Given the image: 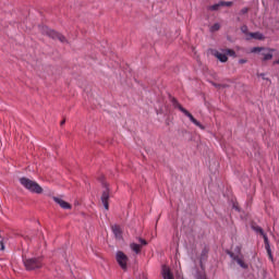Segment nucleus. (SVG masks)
<instances>
[{"label":"nucleus","mask_w":279,"mask_h":279,"mask_svg":"<svg viewBox=\"0 0 279 279\" xmlns=\"http://www.w3.org/2000/svg\"><path fill=\"white\" fill-rule=\"evenodd\" d=\"M20 184H22L26 191H29V193H35L36 195H43V193H45V190L40 184H38V182L27 177L20 178Z\"/></svg>","instance_id":"1"},{"label":"nucleus","mask_w":279,"mask_h":279,"mask_svg":"<svg viewBox=\"0 0 279 279\" xmlns=\"http://www.w3.org/2000/svg\"><path fill=\"white\" fill-rule=\"evenodd\" d=\"M24 266L27 269V271H34L36 269H41L43 268V262L40 258H26L24 259Z\"/></svg>","instance_id":"2"},{"label":"nucleus","mask_w":279,"mask_h":279,"mask_svg":"<svg viewBox=\"0 0 279 279\" xmlns=\"http://www.w3.org/2000/svg\"><path fill=\"white\" fill-rule=\"evenodd\" d=\"M172 104L175 108H178L181 112H183V114H185V117H189L190 121H192V123H194V125H197V128H203L202 123H199V121H197V119H195V117H193V114L191 112H189V110L184 109V107H182V105H180V102H178V99L173 98Z\"/></svg>","instance_id":"3"},{"label":"nucleus","mask_w":279,"mask_h":279,"mask_svg":"<svg viewBox=\"0 0 279 279\" xmlns=\"http://www.w3.org/2000/svg\"><path fill=\"white\" fill-rule=\"evenodd\" d=\"M43 34H45L46 36H49V38H52L53 40H60V43H66V37H64V35L53 29H50L47 26L43 27Z\"/></svg>","instance_id":"4"},{"label":"nucleus","mask_w":279,"mask_h":279,"mask_svg":"<svg viewBox=\"0 0 279 279\" xmlns=\"http://www.w3.org/2000/svg\"><path fill=\"white\" fill-rule=\"evenodd\" d=\"M116 259L121 269H123V271H128V255H125V253L122 251H118L116 254Z\"/></svg>","instance_id":"5"},{"label":"nucleus","mask_w":279,"mask_h":279,"mask_svg":"<svg viewBox=\"0 0 279 279\" xmlns=\"http://www.w3.org/2000/svg\"><path fill=\"white\" fill-rule=\"evenodd\" d=\"M52 199H53L54 204L60 206V208H62L63 210H71L73 208V205H71V203L64 201L60 196H52Z\"/></svg>","instance_id":"6"},{"label":"nucleus","mask_w":279,"mask_h":279,"mask_svg":"<svg viewBox=\"0 0 279 279\" xmlns=\"http://www.w3.org/2000/svg\"><path fill=\"white\" fill-rule=\"evenodd\" d=\"M109 201H110V190L107 189L101 194V203L104 204L107 210H110Z\"/></svg>","instance_id":"7"},{"label":"nucleus","mask_w":279,"mask_h":279,"mask_svg":"<svg viewBox=\"0 0 279 279\" xmlns=\"http://www.w3.org/2000/svg\"><path fill=\"white\" fill-rule=\"evenodd\" d=\"M161 276L163 279H175V277H173V272H171V268L167 265L161 267Z\"/></svg>","instance_id":"8"},{"label":"nucleus","mask_w":279,"mask_h":279,"mask_svg":"<svg viewBox=\"0 0 279 279\" xmlns=\"http://www.w3.org/2000/svg\"><path fill=\"white\" fill-rule=\"evenodd\" d=\"M111 230L116 236V239H122L123 231L121 230V227L118 225H114L111 227Z\"/></svg>","instance_id":"9"},{"label":"nucleus","mask_w":279,"mask_h":279,"mask_svg":"<svg viewBox=\"0 0 279 279\" xmlns=\"http://www.w3.org/2000/svg\"><path fill=\"white\" fill-rule=\"evenodd\" d=\"M266 51L268 52H263L262 56V60L263 62H267V60H271L274 58V53H271L272 51H275L274 49L271 48H268Z\"/></svg>","instance_id":"10"},{"label":"nucleus","mask_w":279,"mask_h":279,"mask_svg":"<svg viewBox=\"0 0 279 279\" xmlns=\"http://www.w3.org/2000/svg\"><path fill=\"white\" fill-rule=\"evenodd\" d=\"M265 247L267 251V254L269 256V259L271 260V263H274V254H271V246L269 245V238L265 236Z\"/></svg>","instance_id":"11"},{"label":"nucleus","mask_w":279,"mask_h":279,"mask_svg":"<svg viewBox=\"0 0 279 279\" xmlns=\"http://www.w3.org/2000/svg\"><path fill=\"white\" fill-rule=\"evenodd\" d=\"M215 58H217L220 62H226L228 60V56L226 53H221L219 51H216L214 53Z\"/></svg>","instance_id":"12"},{"label":"nucleus","mask_w":279,"mask_h":279,"mask_svg":"<svg viewBox=\"0 0 279 279\" xmlns=\"http://www.w3.org/2000/svg\"><path fill=\"white\" fill-rule=\"evenodd\" d=\"M130 247H131L132 252H134L136 254H141L142 245L136 244V243H131Z\"/></svg>","instance_id":"13"},{"label":"nucleus","mask_w":279,"mask_h":279,"mask_svg":"<svg viewBox=\"0 0 279 279\" xmlns=\"http://www.w3.org/2000/svg\"><path fill=\"white\" fill-rule=\"evenodd\" d=\"M251 38H254L255 40H265V36L262 33H251Z\"/></svg>","instance_id":"14"},{"label":"nucleus","mask_w":279,"mask_h":279,"mask_svg":"<svg viewBox=\"0 0 279 279\" xmlns=\"http://www.w3.org/2000/svg\"><path fill=\"white\" fill-rule=\"evenodd\" d=\"M234 260H236L238 265H240V267H242L243 269H247V264H245V262H243V259L239 258V257H234Z\"/></svg>","instance_id":"15"},{"label":"nucleus","mask_w":279,"mask_h":279,"mask_svg":"<svg viewBox=\"0 0 279 279\" xmlns=\"http://www.w3.org/2000/svg\"><path fill=\"white\" fill-rule=\"evenodd\" d=\"M221 29V25L219 23H215L213 26H210L209 32L214 34V32H219Z\"/></svg>","instance_id":"16"},{"label":"nucleus","mask_w":279,"mask_h":279,"mask_svg":"<svg viewBox=\"0 0 279 279\" xmlns=\"http://www.w3.org/2000/svg\"><path fill=\"white\" fill-rule=\"evenodd\" d=\"M253 230H255V232H259V234L263 236L264 242H265V236H267V234H265V231H263V228H260V227H253Z\"/></svg>","instance_id":"17"},{"label":"nucleus","mask_w":279,"mask_h":279,"mask_svg":"<svg viewBox=\"0 0 279 279\" xmlns=\"http://www.w3.org/2000/svg\"><path fill=\"white\" fill-rule=\"evenodd\" d=\"M219 8H221V2L208 7L207 10H210L211 12H216L217 10H219Z\"/></svg>","instance_id":"18"},{"label":"nucleus","mask_w":279,"mask_h":279,"mask_svg":"<svg viewBox=\"0 0 279 279\" xmlns=\"http://www.w3.org/2000/svg\"><path fill=\"white\" fill-rule=\"evenodd\" d=\"M220 5H221V8H223L225 5H226L227 8H232V5H234V2H232V1H228V2H226V1H220Z\"/></svg>","instance_id":"19"},{"label":"nucleus","mask_w":279,"mask_h":279,"mask_svg":"<svg viewBox=\"0 0 279 279\" xmlns=\"http://www.w3.org/2000/svg\"><path fill=\"white\" fill-rule=\"evenodd\" d=\"M260 51H265V48L255 47V48L252 49V53H260Z\"/></svg>","instance_id":"20"},{"label":"nucleus","mask_w":279,"mask_h":279,"mask_svg":"<svg viewBox=\"0 0 279 279\" xmlns=\"http://www.w3.org/2000/svg\"><path fill=\"white\" fill-rule=\"evenodd\" d=\"M247 12H250V8H243L239 14L243 16L244 14H247Z\"/></svg>","instance_id":"21"},{"label":"nucleus","mask_w":279,"mask_h":279,"mask_svg":"<svg viewBox=\"0 0 279 279\" xmlns=\"http://www.w3.org/2000/svg\"><path fill=\"white\" fill-rule=\"evenodd\" d=\"M225 53H228V56H236V52H234L232 49H226Z\"/></svg>","instance_id":"22"},{"label":"nucleus","mask_w":279,"mask_h":279,"mask_svg":"<svg viewBox=\"0 0 279 279\" xmlns=\"http://www.w3.org/2000/svg\"><path fill=\"white\" fill-rule=\"evenodd\" d=\"M211 84L215 86V88H226V85L217 84L215 82H211Z\"/></svg>","instance_id":"23"},{"label":"nucleus","mask_w":279,"mask_h":279,"mask_svg":"<svg viewBox=\"0 0 279 279\" xmlns=\"http://www.w3.org/2000/svg\"><path fill=\"white\" fill-rule=\"evenodd\" d=\"M138 241L143 247V245H147V240L143 239V238H138Z\"/></svg>","instance_id":"24"},{"label":"nucleus","mask_w":279,"mask_h":279,"mask_svg":"<svg viewBox=\"0 0 279 279\" xmlns=\"http://www.w3.org/2000/svg\"><path fill=\"white\" fill-rule=\"evenodd\" d=\"M241 32H243V34H247V25H243L241 27Z\"/></svg>","instance_id":"25"},{"label":"nucleus","mask_w":279,"mask_h":279,"mask_svg":"<svg viewBox=\"0 0 279 279\" xmlns=\"http://www.w3.org/2000/svg\"><path fill=\"white\" fill-rule=\"evenodd\" d=\"M247 62V59H240L239 64H245Z\"/></svg>","instance_id":"26"},{"label":"nucleus","mask_w":279,"mask_h":279,"mask_svg":"<svg viewBox=\"0 0 279 279\" xmlns=\"http://www.w3.org/2000/svg\"><path fill=\"white\" fill-rule=\"evenodd\" d=\"M0 250L3 252V250H5V245L3 244V242H0Z\"/></svg>","instance_id":"27"},{"label":"nucleus","mask_w":279,"mask_h":279,"mask_svg":"<svg viewBox=\"0 0 279 279\" xmlns=\"http://www.w3.org/2000/svg\"><path fill=\"white\" fill-rule=\"evenodd\" d=\"M272 64H279V59L274 61Z\"/></svg>","instance_id":"28"},{"label":"nucleus","mask_w":279,"mask_h":279,"mask_svg":"<svg viewBox=\"0 0 279 279\" xmlns=\"http://www.w3.org/2000/svg\"><path fill=\"white\" fill-rule=\"evenodd\" d=\"M236 21L241 22V17H238Z\"/></svg>","instance_id":"29"}]
</instances>
